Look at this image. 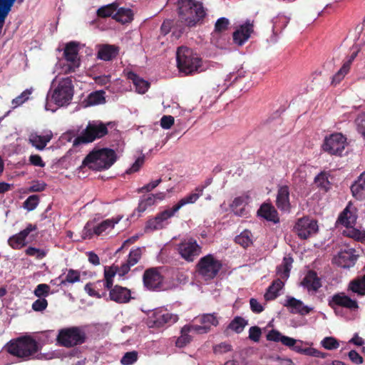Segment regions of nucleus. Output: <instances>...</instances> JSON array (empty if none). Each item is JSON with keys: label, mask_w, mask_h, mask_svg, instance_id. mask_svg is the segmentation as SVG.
<instances>
[{"label": "nucleus", "mask_w": 365, "mask_h": 365, "mask_svg": "<svg viewBox=\"0 0 365 365\" xmlns=\"http://www.w3.org/2000/svg\"><path fill=\"white\" fill-rule=\"evenodd\" d=\"M6 351L21 361L42 359L38 354L39 343L31 336L24 335L10 340L5 346Z\"/></svg>", "instance_id": "nucleus-1"}, {"label": "nucleus", "mask_w": 365, "mask_h": 365, "mask_svg": "<svg viewBox=\"0 0 365 365\" xmlns=\"http://www.w3.org/2000/svg\"><path fill=\"white\" fill-rule=\"evenodd\" d=\"M205 187V186L197 187L194 192L190 193L180 199L173 207L159 212L155 217L148 220L145 227V232L163 229L164 222L173 217L182 207L187 204L195 203L202 195Z\"/></svg>", "instance_id": "nucleus-2"}, {"label": "nucleus", "mask_w": 365, "mask_h": 365, "mask_svg": "<svg viewBox=\"0 0 365 365\" xmlns=\"http://www.w3.org/2000/svg\"><path fill=\"white\" fill-rule=\"evenodd\" d=\"M178 15L181 23L188 27L202 24L207 15L203 4L195 0H179Z\"/></svg>", "instance_id": "nucleus-3"}, {"label": "nucleus", "mask_w": 365, "mask_h": 365, "mask_svg": "<svg viewBox=\"0 0 365 365\" xmlns=\"http://www.w3.org/2000/svg\"><path fill=\"white\" fill-rule=\"evenodd\" d=\"M116 160L117 155L113 149H94L83 159L82 167H88L93 170H107L115 163Z\"/></svg>", "instance_id": "nucleus-4"}, {"label": "nucleus", "mask_w": 365, "mask_h": 365, "mask_svg": "<svg viewBox=\"0 0 365 365\" xmlns=\"http://www.w3.org/2000/svg\"><path fill=\"white\" fill-rule=\"evenodd\" d=\"M176 60L180 71L186 75L202 71L201 68L202 59L187 47L180 46L178 48Z\"/></svg>", "instance_id": "nucleus-5"}, {"label": "nucleus", "mask_w": 365, "mask_h": 365, "mask_svg": "<svg viewBox=\"0 0 365 365\" xmlns=\"http://www.w3.org/2000/svg\"><path fill=\"white\" fill-rule=\"evenodd\" d=\"M87 335L83 327H70L58 331L56 341L61 346L71 348L86 341Z\"/></svg>", "instance_id": "nucleus-6"}, {"label": "nucleus", "mask_w": 365, "mask_h": 365, "mask_svg": "<svg viewBox=\"0 0 365 365\" xmlns=\"http://www.w3.org/2000/svg\"><path fill=\"white\" fill-rule=\"evenodd\" d=\"M108 133V130L106 124L101 122L88 123L81 134L73 140V146H77L81 143H92L96 139L104 137Z\"/></svg>", "instance_id": "nucleus-7"}, {"label": "nucleus", "mask_w": 365, "mask_h": 365, "mask_svg": "<svg viewBox=\"0 0 365 365\" xmlns=\"http://www.w3.org/2000/svg\"><path fill=\"white\" fill-rule=\"evenodd\" d=\"M222 267L221 261L209 254L200 259L196 265V269L198 274L204 278L212 279L217 275Z\"/></svg>", "instance_id": "nucleus-8"}, {"label": "nucleus", "mask_w": 365, "mask_h": 365, "mask_svg": "<svg viewBox=\"0 0 365 365\" xmlns=\"http://www.w3.org/2000/svg\"><path fill=\"white\" fill-rule=\"evenodd\" d=\"M73 96V86L70 77L62 78L53 90L51 98L58 106L68 105Z\"/></svg>", "instance_id": "nucleus-9"}, {"label": "nucleus", "mask_w": 365, "mask_h": 365, "mask_svg": "<svg viewBox=\"0 0 365 365\" xmlns=\"http://www.w3.org/2000/svg\"><path fill=\"white\" fill-rule=\"evenodd\" d=\"M163 267H150L145 270L143 275V286L149 291H160L163 288L165 277L162 274Z\"/></svg>", "instance_id": "nucleus-10"}, {"label": "nucleus", "mask_w": 365, "mask_h": 365, "mask_svg": "<svg viewBox=\"0 0 365 365\" xmlns=\"http://www.w3.org/2000/svg\"><path fill=\"white\" fill-rule=\"evenodd\" d=\"M346 145V138L340 133H335L325 138L322 148L330 155L341 156Z\"/></svg>", "instance_id": "nucleus-11"}, {"label": "nucleus", "mask_w": 365, "mask_h": 365, "mask_svg": "<svg viewBox=\"0 0 365 365\" xmlns=\"http://www.w3.org/2000/svg\"><path fill=\"white\" fill-rule=\"evenodd\" d=\"M294 231L300 239L306 240L318 232L317 221L309 217L299 218L295 223Z\"/></svg>", "instance_id": "nucleus-12"}, {"label": "nucleus", "mask_w": 365, "mask_h": 365, "mask_svg": "<svg viewBox=\"0 0 365 365\" xmlns=\"http://www.w3.org/2000/svg\"><path fill=\"white\" fill-rule=\"evenodd\" d=\"M178 251L182 259L190 262L200 255L202 247L195 240L190 238L179 244Z\"/></svg>", "instance_id": "nucleus-13"}, {"label": "nucleus", "mask_w": 365, "mask_h": 365, "mask_svg": "<svg viewBox=\"0 0 365 365\" xmlns=\"http://www.w3.org/2000/svg\"><path fill=\"white\" fill-rule=\"evenodd\" d=\"M78 56V43L76 41H71L66 43L63 50V56L68 64L65 68V73H72L76 71L81 65L80 58Z\"/></svg>", "instance_id": "nucleus-14"}, {"label": "nucleus", "mask_w": 365, "mask_h": 365, "mask_svg": "<svg viewBox=\"0 0 365 365\" xmlns=\"http://www.w3.org/2000/svg\"><path fill=\"white\" fill-rule=\"evenodd\" d=\"M178 320V315L169 313L167 310L158 309L149 317L148 324L150 327L160 328L166 324H174Z\"/></svg>", "instance_id": "nucleus-15"}, {"label": "nucleus", "mask_w": 365, "mask_h": 365, "mask_svg": "<svg viewBox=\"0 0 365 365\" xmlns=\"http://www.w3.org/2000/svg\"><path fill=\"white\" fill-rule=\"evenodd\" d=\"M357 255H355V250L346 247L333 258V263L343 268H349L355 264Z\"/></svg>", "instance_id": "nucleus-16"}, {"label": "nucleus", "mask_w": 365, "mask_h": 365, "mask_svg": "<svg viewBox=\"0 0 365 365\" xmlns=\"http://www.w3.org/2000/svg\"><path fill=\"white\" fill-rule=\"evenodd\" d=\"M329 306L333 309H336L338 307L346 308L350 310H355L359 308L357 302L351 299L344 292L334 294L331 299L329 300Z\"/></svg>", "instance_id": "nucleus-17"}, {"label": "nucleus", "mask_w": 365, "mask_h": 365, "mask_svg": "<svg viewBox=\"0 0 365 365\" xmlns=\"http://www.w3.org/2000/svg\"><path fill=\"white\" fill-rule=\"evenodd\" d=\"M206 327H199L194 325H185L180 331V336L176 339L175 345L182 348L185 346L192 341V336L190 333L206 334Z\"/></svg>", "instance_id": "nucleus-18"}, {"label": "nucleus", "mask_w": 365, "mask_h": 365, "mask_svg": "<svg viewBox=\"0 0 365 365\" xmlns=\"http://www.w3.org/2000/svg\"><path fill=\"white\" fill-rule=\"evenodd\" d=\"M37 229L36 225L29 224L26 227L18 234L14 235L8 240L9 245L14 250H20L27 245L26 239L32 231Z\"/></svg>", "instance_id": "nucleus-19"}, {"label": "nucleus", "mask_w": 365, "mask_h": 365, "mask_svg": "<svg viewBox=\"0 0 365 365\" xmlns=\"http://www.w3.org/2000/svg\"><path fill=\"white\" fill-rule=\"evenodd\" d=\"M253 32V24L250 23V21H247L245 24L240 26V27L233 32V42L238 46H242L249 39Z\"/></svg>", "instance_id": "nucleus-20"}, {"label": "nucleus", "mask_w": 365, "mask_h": 365, "mask_svg": "<svg viewBox=\"0 0 365 365\" xmlns=\"http://www.w3.org/2000/svg\"><path fill=\"white\" fill-rule=\"evenodd\" d=\"M143 255V248L136 247L132 249L125 262L120 265V276L123 277L128 274L130 270V267L135 265L141 259Z\"/></svg>", "instance_id": "nucleus-21"}, {"label": "nucleus", "mask_w": 365, "mask_h": 365, "mask_svg": "<svg viewBox=\"0 0 365 365\" xmlns=\"http://www.w3.org/2000/svg\"><path fill=\"white\" fill-rule=\"evenodd\" d=\"M110 300L117 303H127L131 298L130 290L120 285H115L109 292Z\"/></svg>", "instance_id": "nucleus-22"}, {"label": "nucleus", "mask_w": 365, "mask_h": 365, "mask_svg": "<svg viewBox=\"0 0 365 365\" xmlns=\"http://www.w3.org/2000/svg\"><path fill=\"white\" fill-rule=\"evenodd\" d=\"M356 221V208L349 202L344 211L340 214L338 222L346 227H349L355 225Z\"/></svg>", "instance_id": "nucleus-23"}, {"label": "nucleus", "mask_w": 365, "mask_h": 365, "mask_svg": "<svg viewBox=\"0 0 365 365\" xmlns=\"http://www.w3.org/2000/svg\"><path fill=\"white\" fill-rule=\"evenodd\" d=\"M276 205L280 210L287 212L290 210L289 188L287 185H283L279 187L277 195Z\"/></svg>", "instance_id": "nucleus-24"}, {"label": "nucleus", "mask_w": 365, "mask_h": 365, "mask_svg": "<svg viewBox=\"0 0 365 365\" xmlns=\"http://www.w3.org/2000/svg\"><path fill=\"white\" fill-rule=\"evenodd\" d=\"M118 53V46L111 44H103L98 46L97 58L105 61H109L115 58Z\"/></svg>", "instance_id": "nucleus-25"}, {"label": "nucleus", "mask_w": 365, "mask_h": 365, "mask_svg": "<svg viewBox=\"0 0 365 365\" xmlns=\"http://www.w3.org/2000/svg\"><path fill=\"white\" fill-rule=\"evenodd\" d=\"M284 306L291 308L290 312L292 314L305 315L309 314L311 311V309L305 306L301 300L293 297H287Z\"/></svg>", "instance_id": "nucleus-26"}, {"label": "nucleus", "mask_w": 365, "mask_h": 365, "mask_svg": "<svg viewBox=\"0 0 365 365\" xmlns=\"http://www.w3.org/2000/svg\"><path fill=\"white\" fill-rule=\"evenodd\" d=\"M248 195H242L235 197L230 207L233 213L240 217L245 216L247 214L246 210V205L248 204L249 200Z\"/></svg>", "instance_id": "nucleus-27"}, {"label": "nucleus", "mask_w": 365, "mask_h": 365, "mask_svg": "<svg viewBox=\"0 0 365 365\" xmlns=\"http://www.w3.org/2000/svg\"><path fill=\"white\" fill-rule=\"evenodd\" d=\"M257 215L266 220L274 223H277L279 221L277 211L274 207L269 203H263L257 210Z\"/></svg>", "instance_id": "nucleus-28"}, {"label": "nucleus", "mask_w": 365, "mask_h": 365, "mask_svg": "<svg viewBox=\"0 0 365 365\" xmlns=\"http://www.w3.org/2000/svg\"><path fill=\"white\" fill-rule=\"evenodd\" d=\"M301 284L303 287H306L308 291L312 290L317 292L322 287L320 279L318 277L317 272L313 270H310L307 272Z\"/></svg>", "instance_id": "nucleus-29"}, {"label": "nucleus", "mask_w": 365, "mask_h": 365, "mask_svg": "<svg viewBox=\"0 0 365 365\" xmlns=\"http://www.w3.org/2000/svg\"><path fill=\"white\" fill-rule=\"evenodd\" d=\"M267 339L268 341L281 342L283 345L290 348L297 343V339L282 335L279 331L272 329L269 331L267 335Z\"/></svg>", "instance_id": "nucleus-30"}, {"label": "nucleus", "mask_w": 365, "mask_h": 365, "mask_svg": "<svg viewBox=\"0 0 365 365\" xmlns=\"http://www.w3.org/2000/svg\"><path fill=\"white\" fill-rule=\"evenodd\" d=\"M351 191L356 199L365 200V172H363L351 185Z\"/></svg>", "instance_id": "nucleus-31"}, {"label": "nucleus", "mask_w": 365, "mask_h": 365, "mask_svg": "<svg viewBox=\"0 0 365 365\" xmlns=\"http://www.w3.org/2000/svg\"><path fill=\"white\" fill-rule=\"evenodd\" d=\"M199 322L202 325H195L199 327H206L208 333L210 331L211 326L217 327L219 324L218 316L217 313L203 314L197 317Z\"/></svg>", "instance_id": "nucleus-32"}, {"label": "nucleus", "mask_w": 365, "mask_h": 365, "mask_svg": "<svg viewBox=\"0 0 365 365\" xmlns=\"http://www.w3.org/2000/svg\"><path fill=\"white\" fill-rule=\"evenodd\" d=\"M284 283L279 278L274 280L268 287L264 297L266 301H272L279 296V292L283 288Z\"/></svg>", "instance_id": "nucleus-33"}, {"label": "nucleus", "mask_w": 365, "mask_h": 365, "mask_svg": "<svg viewBox=\"0 0 365 365\" xmlns=\"http://www.w3.org/2000/svg\"><path fill=\"white\" fill-rule=\"evenodd\" d=\"M356 53H353L349 58L344 63L341 68L333 76L331 84L336 85L341 81V80L349 71L351 64L356 56Z\"/></svg>", "instance_id": "nucleus-34"}, {"label": "nucleus", "mask_w": 365, "mask_h": 365, "mask_svg": "<svg viewBox=\"0 0 365 365\" xmlns=\"http://www.w3.org/2000/svg\"><path fill=\"white\" fill-rule=\"evenodd\" d=\"M128 78L133 81L135 87L136 91L139 93H145L150 87L149 82L143 79L134 72H128Z\"/></svg>", "instance_id": "nucleus-35"}, {"label": "nucleus", "mask_w": 365, "mask_h": 365, "mask_svg": "<svg viewBox=\"0 0 365 365\" xmlns=\"http://www.w3.org/2000/svg\"><path fill=\"white\" fill-rule=\"evenodd\" d=\"M52 134L40 135L36 133H31L29 136V142L33 146L39 150H42L51 140Z\"/></svg>", "instance_id": "nucleus-36"}, {"label": "nucleus", "mask_w": 365, "mask_h": 365, "mask_svg": "<svg viewBox=\"0 0 365 365\" xmlns=\"http://www.w3.org/2000/svg\"><path fill=\"white\" fill-rule=\"evenodd\" d=\"M113 19L118 22L125 24L133 21V13L130 9L121 7L117 9L115 14L113 16Z\"/></svg>", "instance_id": "nucleus-37"}, {"label": "nucleus", "mask_w": 365, "mask_h": 365, "mask_svg": "<svg viewBox=\"0 0 365 365\" xmlns=\"http://www.w3.org/2000/svg\"><path fill=\"white\" fill-rule=\"evenodd\" d=\"M349 289L358 295H365V275L357 277L349 284Z\"/></svg>", "instance_id": "nucleus-38"}, {"label": "nucleus", "mask_w": 365, "mask_h": 365, "mask_svg": "<svg viewBox=\"0 0 365 365\" xmlns=\"http://www.w3.org/2000/svg\"><path fill=\"white\" fill-rule=\"evenodd\" d=\"M293 259L292 257H284L282 263L277 267V274L282 279H287L292 267Z\"/></svg>", "instance_id": "nucleus-39"}, {"label": "nucleus", "mask_w": 365, "mask_h": 365, "mask_svg": "<svg viewBox=\"0 0 365 365\" xmlns=\"http://www.w3.org/2000/svg\"><path fill=\"white\" fill-rule=\"evenodd\" d=\"M252 237L251 231L245 230L240 235L235 237V242L243 248H247L252 245Z\"/></svg>", "instance_id": "nucleus-40"}, {"label": "nucleus", "mask_w": 365, "mask_h": 365, "mask_svg": "<svg viewBox=\"0 0 365 365\" xmlns=\"http://www.w3.org/2000/svg\"><path fill=\"white\" fill-rule=\"evenodd\" d=\"M118 7V4L117 3H112L106 6H103L97 10L96 14L98 17L103 19L110 16L113 17Z\"/></svg>", "instance_id": "nucleus-41"}, {"label": "nucleus", "mask_w": 365, "mask_h": 365, "mask_svg": "<svg viewBox=\"0 0 365 365\" xmlns=\"http://www.w3.org/2000/svg\"><path fill=\"white\" fill-rule=\"evenodd\" d=\"M247 324V320L242 317L237 316L230 322L227 328L237 334H240L244 330Z\"/></svg>", "instance_id": "nucleus-42"}, {"label": "nucleus", "mask_w": 365, "mask_h": 365, "mask_svg": "<svg viewBox=\"0 0 365 365\" xmlns=\"http://www.w3.org/2000/svg\"><path fill=\"white\" fill-rule=\"evenodd\" d=\"M105 93L103 90L91 93L88 96V104L93 106L106 103Z\"/></svg>", "instance_id": "nucleus-43"}, {"label": "nucleus", "mask_w": 365, "mask_h": 365, "mask_svg": "<svg viewBox=\"0 0 365 365\" xmlns=\"http://www.w3.org/2000/svg\"><path fill=\"white\" fill-rule=\"evenodd\" d=\"M118 220H115L113 219H107L103 220L98 225L93 227V232L96 235H100L103 232L107 230L108 229H112L114 227V225L118 223Z\"/></svg>", "instance_id": "nucleus-44"}, {"label": "nucleus", "mask_w": 365, "mask_h": 365, "mask_svg": "<svg viewBox=\"0 0 365 365\" xmlns=\"http://www.w3.org/2000/svg\"><path fill=\"white\" fill-rule=\"evenodd\" d=\"M230 25V21L225 17H221L218 19L215 24V29L212 33V36L222 33L228 29Z\"/></svg>", "instance_id": "nucleus-45"}, {"label": "nucleus", "mask_w": 365, "mask_h": 365, "mask_svg": "<svg viewBox=\"0 0 365 365\" xmlns=\"http://www.w3.org/2000/svg\"><path fill=\"white\" fill-rule=\"evenodd\" d=\"M344 234L358 241H365V231L361 232L354 228L353 226L347 227V230L344 231Z\"/></svg>", "instance_id": "nucleus-46"}, {"label": "nucleus", "mask_w": 365, "mask_h": 365, "mask_svg": "<svg viewBox=\"0 0 365 365\" xmlns=\"http://www.w3.org/2000/svg\"><path fill=\"white\" fill-rule=\"evenodd\" d=\"M155 202V197L154 195H149L140 201L137 210L138 212H143L148 207L154 205Z\"/></svg>", "instance_id": "nucleus-47"}, {"label": "nucleus", "mask_w": 365, "mask_h": 365, "mask_svg": "<svg viewBox=\"0 0 365 365\" xmlns=\"http://www.w3.org/2000/svg\"><path fill=\"white\" fill-rule=\"evenodd\" d=\"M81 279L80 272L78 270L70 269L65 278L61 282V284L65 285L66 283H75L79 282Z\"/></svg>", "instance_id": "nucleus-48"}, {"label": "nucleus", "mask_w": 365, "mask_h": 365, "mask_svg": "<svg viewBox=\"0 0 365 365\" xmlns=\"http://www.w3.org/2000/svg\"><path fill=\"white\" fill-rule=\"evenodd\" d=\"M39 203V197L36 195H30L24 202V207L28 211L34 210Z\"/></svg>", "instance_id": "nucleus-49"}, {"label": "nucleus", "mask_w": 365, "mask_h": 365, "mask_svg": "<svg viewBox=\"0 0 365 365\" xmlns=\"http://www.w3.org/2000/svg\"><path fill=\"white\" fill-rule=\"evenodd\" d=\"M314 182L318 187L324 189L325 191H327L329 189V182L328 180V178L324 173L319 174L315 178Z\"/></svg>", "instance_id": "nucleus-50"}, {"label": "nucleus", "mask_w": 365, "mask_h": 365, "mask_svg": "<svg viewBox=\"0 0 365 365\" xmlns=\"http://www.w3.org/2000/svg\"><path fill=\"white\" fill-rule=\"evenodd\" d=\"M50 292V287L46 284H39L34 289V294L38 298H45L48 296Z\"/></svg>", "instance_id": "nucleus-51"}, {"label": "nucleus", "mask_w": 365, "mask_h": 365, "mask_svg": "<svg viewBox=\"0 0 365 365\" xmlns=\"http://www.w3.org/2000/svg\"><path fill=\"white\" fill-rule=\"evenodd\" d=\"M138 359V352L132 351L126 352L122 357L120 362L123 365H130L135 362Z\"/></svg>", "instance_id": "nucleus-52"}, {"label": "nucleus", "mask_w": 365, "mask_h": 365, "mask_svg": "<svg viewBox=\"0 0 365 365\" xmlns=\"http://www.w3.org/2000/svg\"><path fill=\"white\" fill-rule=\"evenodd\" d=\"M322 346L328 350L336 349L339 346V341L334 337H325L322 341Z\"/></svg>", "instance_id": "nucleus-53"}, {"label": "nucleus", "mask_w": 365, "mask_h": 365, "mask_svg": "<svg viewBox=\"0 0 365 365\" xmlns=\"http://www.w3.org/2000/svg\"><path fill=\"white\" fill-rule=\"evenodd\" d=\"M25 253L28 256H34L38 259H43L46 255V252L43 250H41L33 247H29L25 250Z\"/></svg>", "instance_id": "nucleus-54"}, {"label": "nucleus", "mask_w": 365, "mask_h": 365, "mask_svg": "<svg viewBox=\"0 0 365 365\" xmlns=\"http://www.w3.org/2000/svg\"><path fill=\"white\" fill-rule=\"evenodd\" d=\"M11 10L10 8L0 1V32L4 27L5 19Z\"/></svg>", "instance_id": "nucleus-55"}, {"label": "nucleus", "mask_w": 365, "mask_h": 365, "mask_svg": "<svg viewBox=\"0 0 365 365\" xmlns=\"http://www.w3.org/2000/svg\"><path fill=\"white\" fill-rule=\"evenodd\" d=\"M48 307V302L45 298H39L32 304V309L36 312H42Z\"/></svg>", "instance_id": "nucleus-56"}, {"label": "nucleus", "mask_w": 365, "mask_h": 365, "mask_svg": "<svg viewBox=\"0 0 365 365\" xmlns=\"http://www.w3.org/2000/svg\"><path fill=\"white\" fill-rule=\"evenodd\" d=\"M162 182V179L159 178L156 180L152 181L150 183L146 184L145 185L143 186L142 187H140L138 189V193H143L144 192H150L153 189H155L157 186L160 185V183Z\"/></svg>", "instance_id": "nucleus-57"}, {"label": "nucleus", "mask_w": 365, "mask_h": 365, "mask_svg": "<svg viewBox=\"0 0 365 365\" xmlns=\"http://www.w3.org/2000/svg\"><path fill=\"white\" fill-rule=\"evenodd\" d=\"M261 334V329L257 326L251 327L249 329V338L255 342L259 341Z\"/></svg>", "instance_id": "nucleus-58"}, {"label": "nucleus", "mask_w": 365, "mask_h": 365, "mask_svg": "<svg viewBox=\"0 0 365 365\" xmlns=\"http://www.w3.org/2000/svg\"><path fill=\"white\" fill-rule=\"evenodd\" d=\"M120 266H111L105 267L104 269V278H113L116 273L120 276Z\"/></svg>", "instance_id": "nucleus-59"}, {"label": "nucleus", "mask_w": 365, "mask_h": 365, "mask_svg": "<svg viewBox=\"0 0 365 365\" xmlns=\"http://www.w3.org/2000/svg\"><path fill=\"white\" fill-rule=\"evenodd\" d=\"M356 123L358 132L365 138V113L357 117Z\"/></svg>", "instance_id": "nucleus-60"}, {"label": "nucleus", "mask_w": 365, "mask_h": 365, "mask_svg": "<svg viewBox=\"0 0 365 365\" xmlns=\"http://www.w3.org/2000/svg\"><path fill=\"white\" fill-rule=\"evenodd\" d=\"M31 94V91L29 90L24 91L23 93H21V95L13 99L12 104L14 106V107L19 106L24 103L28 98L29 96Z\"/></svg>", "instance_id": "nucleus-61"}, {"label": "nucleus", "mask_w": 365, "mask_h": 365, "mask_svg": "<svg viewBox=\"0 0 365 365\" xmlns=\"http://www.w3.org/2000/svg\"><path fill=\"white\" fill-rule=\"evenodd\" d=\"M144 163V157H139L136 159L132 166L126 170L127 174L138 172Z\"/></svg>", "instance_id": "nucleus-62"}, {"label": "nucleus", "mask_w": 365, "mask_h": 365, "mask_svg": "<svg viewBox=\"0 0 365 365\" xmlns=\"http://www.w3.org/2000/svg\"><path fill=\"white\" fill-rule=\"evenodd\" d=\"M348 356L349 359L355 364H361L364 362L363 357L355 350H351Z\"/></svg>", "instance_id": "nucleus-63"}, {"label": "nucleus", "mask_w": 365, "mask_h": 365, "mask_svg": "<svg viewBox=\"0 0 365 365\" xmlns=\"http://www.w3.org/2000/svg\"><path fill=\"white\" fill-rule=\"evenodd\" d=\"M250 309L252 312L259 314L264 311L263 306L255 298L250 300Z\"/></svg>", "instance_id": "nucleus-64"}]
</instances>
